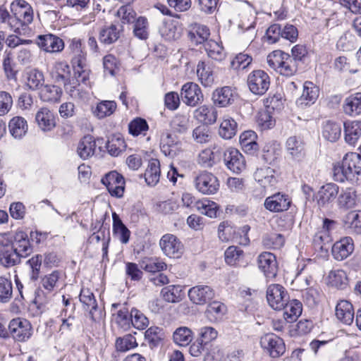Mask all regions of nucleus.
Segmentation results:
<instances>
[{
    "instance_id": "obj_1",
    "label": "nucleus",
    "mask_w": 361,
    "mask_h": 361,
    "mask_svg": "<svg viewBox=\"0 0 361 361\" xmlns=\"http://www.w3.org/2000/svg\"><path fill=\"white\" fill-rule=\"evenodd\" d=\"M32 252V247L26 233H0V264L11 267L20 262Z\"/></svg>"
},
{
    "instance_id": "obj_2",
    "label": "nucleus",
    "mask_w": 361,
    "mask_h": 361,
    "mask_svg": "<svg viewBox=\"0 0 361 361\" xmlns=\"http://www.w3.org/2000/svg\"><path fill=\"white\" fill-rule=\"evenodd\" d=\"M334 179L338 182L353 180L355 175L361 176V157L355 152L346 154L342 162L334 165Z\"/></svg>"
},
{
    "instance_id": "obj_3",
    "label": "nucleus",
    "mask_w": 361,
    "mask_h": 361,
    "mask_svg": "<svg viewBox=\"0 0 361 361\" xmlns=\"http://www.w3.org/2000/svg\"><path fill=\"white\" fill-rule=\"evenodd\" d=\"M12 30L18 35L25 34L27 27L33 20V10L25 1L12 4Z\"/></svg>"
},
{
    "instance_id": "obj_4",
    "label": "nucleus",
    "mask_w": 361,
    "mask_h": 361,
    "mask_svg": "<svg viewBox=\"0 0 361 361\" xmlns=\"http://www.w3.org/2000/svg\"><path fill=\"white\" fill-rule=\"evenodd\" d=\"M267 61L270 68L282 75L290 77L297 72L298 63L295 59L281 50L270 53L267 56Z\"/></svg>"
},
{
    "instance_id": "obj_5",
    "label": "nucleus",
    "mask_w": 361,
    "mask_h": 361,
    "mask_svg": "<svg viewBox=\"0 0 361 361\" xmlns=\"http://www.w3.org/2000/svg\"><path fill=\"white\" fill-rule=\"evenodd\" d=\"M70 54L71 56V63L74 69V74L81 81L86 82L89 79V70L86 66V52L84 51L81 40L80 39H73L68 46Z\"/></svg>"
},
{
    "instance_id": "obj_6",
    "label": "nucleus",
    "mask_w": 361,
    "mask_h": 361,
    "mask_svg": "<svg viewBox=\"0 0 361 361\" xmlns=\"http://www.w3.org/2000/svg\"><path fill=\"white\" fill-rule=\"evenodd\" d=\"M266 298L270 307L280 311L283 309L289 300V295L283 286L273 283L267 287Z\"/></svg>"
},
{
    "instance_id": "obj_7",
    "label": "nucleus",
    "mask_w": 361,
    "mask_h": 361,
    "mask_svg": "<svg viewBox=\"0 0 361 361\" xmlns=\"http://www.w3.org/2000/svg\"><path fill=\"white\" fill-rule=\"evenodd\" d=\"M247 85L253 94L263 95L269 90L270 85L269 76L264 71H253L248 75Z\"/></svg>"
},
{
    "instance_id": "obj_8",
    "label": "nucleus",
    "mask_w": 361,
    "mask_h": 361,
    "mask_svg": "<svg viewBox=\"0 0 361 361\" xmlns=\"http://www.w3.org/2000/svg\"><path fill=\"white\" fill-rule=\"evenodd\" d=\"M196 189L204 195L215 194L219 188L218 178L212 173L202 171L195 178Z\"/></svg>"
},
{
    "instance_id": "obj_9",
    "label": "nucleus",
    "mask_w": 361,
    "mask_h": 361,
    "mask_svg": "<svg viewBox=\"0 0 361 361\" xmlns=\"http://www.w3.org/2000/svg\"><path fill=\"white\" fill-rule=\"evenodd\" d=\"M8 331L12 338L19 342H25L32 334L31 324L27 319L16 318L8 324Z\"/></svg>"
},
{
    "instance_id": "obj_10",
    "label": "nucleus",
    "mask_w": 361,
    "mask_h": 361,
    "mask_svg": "<svg viewBox=\"0 0 361 361\" xmlns=\"http://www.w3.org/2000/svg\"><path fill=\"white\" fill-rule=\"evenodd\" d=\"M111 196L121 197L124 193L125 179L116 171L107 173L101 180Z\"/></svg>"
},
{
    "instance_id": "obj_11",
    "label": "nucleus",
    "mask_w": 361,
    "mask_h": 361,
    "mask_svg": "<svg viewBox=\"0 0 361 361\" xmlns=\"http://www.w3.org/2000/svg\"><path fill=\"white\" fill-rule=\"evenodd\" d=\"M159 246L163 253L171 258H178L183 252V245L174 235L166 233L159 240Z\"/></svg>"
},
{
    "instance_id": "obj_12",
    "label": "nucleus",
    "mask_w": 361,
    "mask_h": 361,
    "mask_svg": "<svg viewBox=\"0 0 361 361\" xmlns=\"http://www.w3.org/2000/svg\"><path fill=\"white\" fill-rule=\"evenodd\" d=\"M261 346L272 357H279L285 352L283 341L274 334H267L260 339Z\"/></svg>"
},
{
    "instance_id": "obj_13",
    "label": "nucleus",
    "mask_w": 361,
    "mask_h": 361,
    "mask_svg": "<svg viewBox=\"0 0 361 361\" xmlns=\"http://www.w3.org/2000/svg\"><path fill=\"white\" fill-rule=\"evenodd\" d=\"M181 98L186 105L195 106L203 102L204 96L197 84L188 82L181 88Z\"/></svg>"
},
{
    "instance_id": "obj_14",
    "label": "nucleus",
    "mask_w": 361,
    "mask_h": 361,
    "mask_svg": "<svg viewBox=\"0 0 361 361\" xmlns=\"http://www.w3.org/2000/svg\"><path fill=\"white\" fill-rule=\"evenodd\" d=\"M224 162L227 169L234 173H240L245 169V159L235 148H228L224 152Z\"/></svg>"
},
{
    "instance_id": "obj_15",
    "label": "nucleus",
    "mask_w": 361,
    "mask_h": 361,
    "mask_svg": "<svg viewBox=\"0 0 361 361\" xmlns=\"http://www.w3.org/2000/svg\"><path fill=\"white\" fill-rule=\"evenodd\" d=\"M35 41L41 49L49 53L60 52L64 48L63 41L52 34L38 35Z\"/></svg>"
},
{
    "instance_id": "obj_16",
    "label": "nucleus",
    "mask_w": 361,
    "mask_h": 361,
    "mask_svg": "<svg viewBox=\"0 0 361 361\" xmlns=\"http://www.w3.org/2000/svg\"><path fill=\"white\" fill-rule=\"evenodd\" d=\"M259 269L267 279H273L277 274L278 265L276 256L269 252L261 253L257 258Z\"/></svg>"
},
{
    "instance_id": "obj_17",
    "label": "nucleus",
    "mask_w": 361,
    "mask_h": 361,
    "mask_svg": "<svg viewBox=\"0 0 361 361\" xmlns=\"http://www.w3.org/2000/svg\"><path fill=\"white\" fill-rule=\"evenodd\" d=\"M188 297L190 301L196 305H204L214 296V290L207 285H197L188 290Z\"/></svg>"
},
{
    "instance_id": "obj_18",
    "label": "nucleus",
    "mask_w": 361,
    "mask_h": 361,
    "mask_svg": "<svg viewBox=\"0 0 361 361\" xmlns=\"http://www.w3.org/2000/svg\"><path fill=\"white\" fill-rule=\"evenodd\" d=\"M181 142L169 133H163L160 138V149L167 157H174L181 151Z\"/></svg>"
},
{
    "instance_id": "obj_19",
    "label": "nucleus",
    "mask_w": 361,
    "mask_h": 361,
    "mask_svg": "<svg viewBox=\"0 0 361 361\" xmlns=\"http://www.w3.org/2000/svg\"><path fill=\"white\" fill-rule=\"evenodd\" d=\"M290 202L288 195L278 192L267 197L264 206L269 212H281L288 210L290 206Z\"/></svg>"
},
{
    "instance_id": "obj_20",
    "label": "nucleus",
    "mask_w": 361,
    "mask_h": 361,
    "mask_svg": "<svg viewBox=\"0 0 361 361\" xmlns=\"http://www.w3.org/2000/svg\"><path fill=\"white\" fill-rule=\"evenodd\" d=\"M319 90L312 82L305 81L303 84L302 95L297 99L296 104L304 109L313 104L317 99Z\"/></svg>"
},
{
    "instance_id": "obj_21",
    "label": "nucleus",
    "mask_w": 361,
    "mask_h": 361,
    "mask_svg": "<svg viewBox=\"0 0 361 361\" xmlns=\"http://www.w3.org/2000/svg\"><path fill=\"white\" fill-rule=\"evenodd\" d=\"M353 250V239L350 237H345L334 244L331 253L335 259L341 261L350 256Z\"/></svg>"
},
{
    "instance_id": "obj_22",
    "label": "nucleus",
    "mask_w": 361,
    "mask_h": 361,
    "mask_svg": "<svg viewBox=\"0 0 361 361\" xmlns=\"http://www.w3.org/2000/svg\"><path fill=\"white\" fill-rule=\"evenodd\" d=\"M236 94L231 87L225 86L216 89L212 94V101L214 104L220 107H226L232 104L235 99Z\"/></svg>"
},
{
    "instance_id": "obj_23",
    "label": "nucleus",
    "mask_w": 361,
    "mask_h": 361,
    "mask_svg": "<svg viewBox=\"0 0 361 361\" xmlns=\"http://www.w3.org/2000/svg\"><path fill=\"white\" fill-rule=\"evenodd\" d=\"M210 30L206 25L194 23L189 27L188 37L195 45L203 44L209 40Z\"/></svg>"
},
{
    "instance_id": "obj_24",
    "label": "nucleus",
    "mask_w": 361,
    "mask_h": 361,
    "mask_svg": "<svg viewBox=\"0 0 361 361\" xmlns=\"http://www.w3.org/2000/svg\"><path fill=\"white\" fill-rule=\"evenodd\" d=\"M80 300L83 304L84 308L89 310L92 321L95 322L101 317V312L97 310V303L94 295L89 289H81Z\"/></svg>"
},
{
    "instance_id": "obj_25",
    "label": "nucleus",
    "mask_w": 361,
    "mask_h": 361,
    "mask_svg": "<svg viewBox=\"0 0 361 361\" xmlns=\"http://www.w3.org/2000/svg\"><path fill=\"white\" fill-rule=\"evenodd\" d=\"M255 180L264 188L274 186L276 182V171L269 166H263L256 170Z\"/></svg>"
},
{
    "instance_id": "obj_26",
    "label": "nucleus",
    "mask_w": 361,
    "mask_h": 361,
    "mask_svg": "<svg viewBox=\"0 0 361 361\" xmlns=\"http://www.w3.org/2000/svg\"><path fill=\"white\" fill-rule=\"evenodd\" d=\"M338 186L335 183H327L322 186L317 194V201L319 206L324 207L332 202L337 197Z\"/></svg>"
},
{
    "instance_id": "obj_27",
    "label": "nucleus",
    "mask_w": 361,
    "mask_h": 361,
    "mask_svg": "<svg viewBox=\"0 0 361 361\" xmlns=\"http://www.w3.org/2000/svg\"><path fill=\"white\" fill-rule=\"evenodd\" d=\"M197 75L204 87H211L214 83V67L208 62L199 61L197 66Z\"/></svg>"
},
{
    "instance_id": "obj_28",
    "label": "nucleus",
    "mask_w": 361,
    "mask_h": 361,
    "mask_svg": "<svg viewBox=\"0 0 361 361\" xmlns=\"http://www.w3.org/2000/svg\"><path fill=\"white\" fill-rule=\"evenodd\" d=\"M193 116L195 119L206 126L216 122L218 113L212 106L202 105L194 111Z\"/></svg>"
},
{
    "instance_id": "obj_29",
    "label": "nucleus",
    "mask_w": 361,
    "mask_h": 361,
    "mask_svg": "<svg viewBox=\"0 0 361 361\" xmlns=\"http://www.w3.org/2000/svg\"><path fill=\"white\" fill-rule=\"evenodd\" d=\"M50 75L55 83L63 85L71 80V68L66 62H56L51 68Z\"/></svg>"
},
{
    "instance_id": "obj_30",
    "label": "nucleus",
    "mask_w": 361,
    "mask_h": 361,
    "mask_svg": "<svg viewBox=\"0 0 361 361\" xmlns=\"http://www.w3.org/2000/svg\"><path fill=\"white\" fill-rule=\"evenodd\" d=\"M354 309L348 300H341L336 307V318L346 325H350L354 320Z\"/></svg>"
},
{
    "instance_id": "obj_31",
    "label": "nucleus",
    "mask_w": 361,
    "mask_h": 361,
    "mask_svg": "<svg viewBox=\"0 0 361 361\" xmlns=\"http://www.w3.org/2000/svg\"><path fill=\"white\" fill-rule=\"evenodd\" d=\"M38 126L44 131H50L56 126L54 114L46 107L41 108L35 115Z\"/></svg>"
},
{
    "instance_id": "obj_32",
    "label": "nucleus",
    "mask_w": 361,
    "mask_h": 361,
    "mask_svg": "<svg viewBox=\"0 0 361 361\" xmlns=\"http://www.w3.org/2000/svg\"><path fill=\"white\" fill-rule=\"evenodd\" d=\"M25 86L30 90H37L43 87L44 77L42 71L32 68L25 71L24 74Z\"/></svg>"
},
{
    "instance_id": "obj_33",
    "label": "nucleus",
    "mask_w": 361,
    "mask_h": 361,
    "mask_svg": "<svg viewBox=\"0 0 361 361\" xmlns=\"http://www.w3.org/2000/svg\"><path fill=\"white\" fill-rule=\"evenodd\" d=\"M343 111L350 116H357L361 114V92H356L349 95L345 99L343 106Z\"/></svg>"
},
{
    "instance_id": "obj_34",
    "label": "nucleus",
    "mask_w": 361,
    "mask_h": 361,
    "mask_svg": "<svg viewBox=\"0 0 361 361\" xmlns=\"http://www.w3.org/2000/svg\"><path fill=\"white\" fill-rule=\"evenodd\" d=\"M343 126L345 142L354 146L361 136V121H346Z\"/></svg>"
},
{
    "instance_id": "obj_35",
    "label": "nucleus",
    "mask_w": 361,
    "mask_h": 361,
    "mask_svg": "<svg viewBox=\"0 0 361 361\" xmlns=\"http://www.w3.org/2000/svg\"><path fill=\"white\" fill-rule=\"evenodd\" d=\"M8 130L14 138L21 139L28 130L27 121L22 116H14L8 123Z\"/></svg>"
},
{
    "instance_id": "obj_36",
    "label": "nucleus",
    "mask_w": 361,
    "mask_h": 361,
    "mask_svg": "<svg viewBox=\"0 0 361 361\" xmlns=\"http://www.w3.org/2000/svg\"><path fill=\"white\" fill-rule=\"evenodd\" d=\"M288 154L294 159H300L304 155V142L300 137H289L286 142Z\"/></svg>"
},
{
    "instance_id": "obj_37",
    "label": "nucleus",
    "mask_w": 361,
    "mask_h": 361,
    "mask_svg": "<svg viewBox=\"0 0 361 361\" xmlns=\"http://www.w3.org/2000/svg\"><path fill=\"white\" fill-rule=\"evenodd\" d=\"M283 310H284V320L287 323H292L295 322L302 314V305L298 300H288Z\"/></svg>"
},
{
    "instance_id": "obj_38",
    "label": "nucleus",
    "mask_w": 361,
    "mask_h": 361,
    "mask_svg": "<svg viewBox=\"0 0 361 361\" xmlns=\"http://www.w3.org/2000/svg\"><path fill=\"white\" fill-rule=\"evenodd\" d=\"M113 219V233L122 243L126 244L129 241L130 231L123 224L118 215L114 212Z\"/></svg>"
},
{
    "instance_id": "obj_39",
    "label": "nucleus",
    "mask_w": 361,
    "mask_h": 361,
    "mask_svg": "<svg viewBox=\"0 0 361 361\" xmlns=\"http://www.w3.org/2000/svg\"><path fill=\"white\" fill-rule=\"evenodd\" d=\"M121 30L117 26L111 24L102 27L99 33V39L102 44H111L119 38Z\"/></svg>"
},
{
    "instance_id": "obj_40",
    "label": "nucleus",
    "mask_w": 361,
    "mask_h": 361,
    "mask_svg": "<svg viewBox=\"0 0 361 361\" xmlns=\"http://www.w3.org/2000/svg\"><path fill=\"white\" fill-rule=\"evenodd\" d=\"M161 174L160 163L157 159L149 161L145 173V181L149 185L154 186L159 180Z\"/></svg>"
},
{
    "instance_id": "obj_41",
    "label": "nucleus",
    "mask_w": 361,
    "mask_h": 361,
    "mask_svg": "<svg viewBox=\"0 0 361 361\" xmlns=\"http://www.w3.org/2000/svg\"><path fill=\"white\" fill-rule=\"evenodd\" d=\"M161 295L168 302H178L183 297V287L178 285L166 286L161 289Z\"/></svg>"
},
{
    "instance_id": "obj_42",
    "label": "nucleus",
    "mask_w": 361,
    "mask_h": 361,
    "mask_svg": "<svg viewBox=\"0 0 361 361\" xmlns=\"http://www.w3.org/2000/svg\"><path fill=\"white\" fill-rule=\"evenodd\" d=\"M204 48L208 56L214 60L220 61L226 56L223 46L215 40L209 39L204 43Z\"/></svg>"
},
{
    "instance_id": "obj_43",
    "label": "nucleus",
    "mask_w": 361,
    "mask_h": 361,
    "mask_svg": "<svg viewBox=\"0 0 361 361\" xmlns=\"http://www.w3.org/2000/svg\"><path fill=\"white\" fill-rule=\"evenodd\" d=\"M96 148V142L90 135L85 136L78 146V154L83 159L92 156Z\"/></svg>"
},
{
    "instance_id": "obj_44",
    "label": "nucleus",
    "mask_w": 361,
    "mask_h": 361,
    "mask_svg": "<svg viewBox=\"0 0 361 361\" xmlns=\"http://www.w3.org/2000/svg\"><path fill=\"white\" fill-rule=\"evenodd\" d=\"M237 123L232 118L226 116L220 125L219 134L226 140L231 139L237 133Z\"/></svg>"
},
{
    "instance_id": "obj_45",
    "label": "nucleus",
    "mask_w": 361,
    "mask_h": 361,
    "mask_svg": "<svg viewBox=\"0 0 361 361\" xmlns=\"http://www.w3.org/2000/svg\"><path fill=\"white\" fill-rule=\"evenodd\" d=\"M338 202L341 207L346 209L355 207L357 202L355 190L353 188L343 190L338 197Z\"/></svg>"
},
{
    "instance_id": "obj_46",
    "label": "nucleus",
    "mask_w": 361,
    "mask_h": 361,
    "mask_svg": "<svg viewBox=\"0 0 361 361\" xmlns=\"http://www.w3.org/2000/svg\"><path fill=\"white\" fill-rule=\"evenodd\" d=\"M345 226L351 232L361 234V210L348 212L345 217Z\"/></svg>"
},
{
    "instance_id": "obj_47",
    "label": "nucleus",
    "mask_w": 361,
    "mask_h": 361,
    "mask_svg": "<svg viewBox=\"0 0 361 361\" xmlns=\"http://www.w3.org/2000/svg\"><path fill=\"white\" fill-rule=\"evenodd\" d=\"M173 339L177 345L186 346L192 341L193 333L188 327L181 326L177 328L173 332Z\"/></svg>"
},
{
    "instance_id": "obj_48",
    "label": "nucleus",
    "mask_w": 361,
    "mask_h": 361,
    "mask_svg": "<svg viewBox=\"0 0 361 361\" xmlns=\"http://www.w3.org/2000/svg\"><path fill=\"white\" fill-rule=\"evenodd\" d=\"M195 209L202 214L214 218L216 216L218 207L215 202L207 199H203L195 202Z\"/></svg>"
},
{
    "instance_id": "obj_49",
    "label": "nucleus",
    "mask_w": 361,
    "mask_h": 361,
    "mask_svg": "<svg viewBox=\"0 0 361 361\" xmlns=\"http://www.w3.org/2000/svg\"><path fill=\"white\" fill-rule=\"evenodd\" d=\"M216 149L214 146L213 149L206 148L202 150L197 157V161L199 165L204 168H211L216 164L217 160L214 150Z\"/></svg>"
},
{
    "instance_id": "obj_50",
    "label": "nucleus",
    "mask_w": 361,
    "mask_h": 361,
    "mask_svg": "<svg viewBox=\"0 0 361 361\" xmlns=\"http://www.w3.org/2000/svg\"><path fill=\"white\" fill-rule=\"evenodd\" d=\"M257 135L252 130H246L240 136V143L243 149L246 152L257 150V143L256 142Z\"/></svg>"
},
{
    "instance_id": "obj_51",
    "label": "nucleus",
    "mask_w": 361,
    "mask_h": 361,
    "mask_svg": "<svg viewBox=\"0 0 361 361\" xmlns=\"http://www.w3.org/2000/svg\"><path fill=\"white\" fill-rule=\"evenodd\" d=\"M341 134V128L338 123L329 121L324 125L322 135L326 140L335 142L340 137Z\"/></svg>"
},
{
    "instance_id": "obj_52",
    "label": "nucleus",
    "mask_w": 361,
    "mask_h": 361,
    "mask_svg": "<svg viewBox=\"0 0 361 361\" xmlns=\"http://www.w3.org/2000/svg\"><path fill=\"white\" fill-rule=\"evenodd\" d=\"M61 94V89L57 85H44L40 92L41 99L44 102H59Z\"/></svg>"
},
{
    "instance_id": "obj_53",
    "label": "nucleus",
    "mask_w": 361,
    "mask_h": 361,
    "mask_svg": "<svg viewBox=\"0 0 361 361\" xmlns=\"http://www.w3.org/2000/svg\"><path fill=\"white\" fill-rule=\"evenodd\" d=\"M126 145L125 140L118 136H112L110 137L106 144V148L108 152L114 157L118 156L125 150Z\"/></svg>"
},
{
    "instance_id": "obj_54",
    "label": "nucleus",
    "mask_w": 361,
    "mask_h": 361,
    "mask_svg": "<svg viewBox=\"0 0 361 361\" xmlns=\"http://www.w3.org/2000/svg\"><path fill=\"white\" fill-rule=\"evenodd\" d=\"M284 243L283 235L275 233L267 234L262 239V244L267 249H280L283 246Z\"/></svg>"
},
{
    "instance_id": "obj_55",
    "label": "nucleus",
    "mask_w": 361,
    "mask_h": 361,
    "mask_svg": "<svg viewBox=\"0 0 361 361\" xmlns=\"http://www.w3.org/2000/svg\"><path fill=\"white\" fill-rule=\"evenodd\" d=\"M226 262L231 266L238 265L241 259L244 257L243 251L236 247H228L224 253Z\"/></svg>"
},
{
    "instance_id": "obj_56",
    "label": "nucleus",
    "mask_w": 361,
    "mask_h": 361,
    "mask_svg": "<svg viewBox=\"0 0 361 361\" xmlns=\"http://www.w3.org/2000/svg\"><path fill=\"white\" fill-rule=\"evenodd\" d=\"M148 20L145 17L140 16L134 22L133 33L140 39H146L149 35Z\"/></svg>"
},
{
    "instance_id": "obj_57",
    "label": "nucleus",
    "mask_w": 361,
    "mask_h": 361,
    "mask_svg": "<svg viewBox=\"0 0 361 361\" xmlns=\"http://www.w3.org/2000/svg\"><path fill=\"white\" fill-rule=\"evenodd\" d=\"M149 129V126L144 118H136L131 121L128 125V130L130 134L133 136L139 135H145Z\"/></svg>"
},
{
    "instance_id": "obj_58",
    "label": "nucleus",
    "mask_w": 361,
    "mask_h": 361,
    "mask_svg": "<svg viewBox=\"0 0 361 361\" xmlns=\"http://www.w3.org/2000/svg\"><path fill=\"white\" fill-rule=\"evenodd\" d=\"M173 130L178 133H185L190 127L189 117L183 114L176 115L171 121Z\"/></svg>"
},
{
    "instance_id": "obj_59",
    "label": "nucleus",
    "mask_w": 361,
    "mask_h": 361,
    "mask_svg": "<svg viewBox=\"0 0 361 361\" xmlns=\"http://www.w3.org/2000/svg\"><path fill=\"white\" fill-rule=\"evenodd\" d=\"M75 75V78H71V80L64 83L63 87L65 91L73 99H81L83 97L82 92L79 89V83L82 82L81 78L78 79L77 75ZM82 83H84L82 82Z\"/></svg>"
},
{
    "instance_id": "obj_60",
    "label": "nucleus",
    "mask_w": 361,
    "mask_h": 361,
    "mask_svg": "<svg viewBox=\"0 0 361 361\" xmlns=\"http://www.w3.org/2000/svg\"><path fill=\"white\" fill-rule=\"evenodd\" d=\"M192 137L197 143L205 144L211 141L212 135L211 130L207 126L202 125L196 127L193 130Z\"/></svg>"
},
{
    "instance_id": "obj_61",
    "label": "nucleus",
    "mask_w": 361,
    "mask_h": 361,
    "mask_svg": "<svg viewBox=\"0 0 361 361\" xmlns=\"http://www.w3.org/2000/svg\"><path fill=\"white\" fill-rule=\"evenodd\" d=\"M116 109V104L114 101H102L99 102L94 111V114L99 118L111 116Z\"/></svg>"
},
{
    "instance_id": "obj_62",
    "label": "nucleus",
    "mask_w": 361,
    "mask_h": 361,
    "mask_svg": "<svg viewBox=\"0 0 361 361\" xmlns=\"http://www.w3.org/2000/svg\"><path fill=\"white\" fill-rule=\"evenodd\" d=\"M115 345L117 351L120 352H126L137 345L135 338L131 334L118 338Z\"/></svg>"
},
{
    "instance_id": "obj_63",
    "label": "nucleus",
    "mask_w": 361,
    "mask_h": 361,
    "mask_svg": "<svg viewBox=\"0 0 361 361\" xmlns=\"http://www.w3.org/2000/svg\"><path fill=\"white\" fill-rule=\"evenodd\" d=\"M116 15L121 19L123 24L133 23L137 19L136 12L128 4L121 6L118 9Z\"/></svg>"
},
{
    "instance_id": "obj_64",
    "label": "nucleus",
    "mask_w": 361,
    "mask_h": 361,
    "mask_svg": "<svg viewBox=\"0 0 361 361\" xmlns=\"http://www.w3.org/2000/svg\"><path fill=\"white\" fill-rule=\"evenodd\" d=\"M131 324L136 329L142 330L147 327L148 319L140 310L133 308L130 311Z\"/></svg>"
}]
</instances>
